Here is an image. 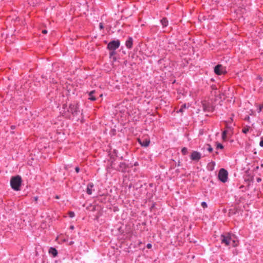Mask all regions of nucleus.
I'll return each mask as SVG.
<instances>
[{"label": "nucleus", "instance_id": "obj_9", "mask_svg": "<svg viewBox=\"0 0 263 263\" xmlns=\"http://www.w3.org/2000/svg\"><path fill=\"white\" fill-rule=\"evenodd\" d=\"M48 253L50 255H52V257H55L58 255V251L57 250L53 248L50 247L49 249Z\"/></svg>", "mask_w": 263, "mask_h": 263}, {"label": "nucleus", "instance_id": "obj_3", "mask_svg": "<svg viewBox=\"0 0 263 263\" xmlns=\"http://www.w3.org/2000/svg\"><path fill=\"white\" fill-rule=\"evenodd\" d=\"M218 177L220 181L223 183H225L227 181L228 178V171L224 168L220 169Z\"/></svg>", "mask_w": 263, "mask_h": 263}, {"label": "nucleus", "instance_id": "obj_39", "mask_svg": "<svg viewBox=\"0 0 263 263\" xmlns=\"http://www.w3.org/2000/svg\"><path fill=\"white\" fill-rule=\"evenodd\" d=\"M260 167H263V163H261V164H260Z\"/></svg>", "mask_w": 263, "mask_h": 263}, {"label": "nucleus", "instance_id": "obj_11", "mask_svg": "<svg viewBox=\"0 0 263 263\" xmlns=\"http://www.w3.org/2000/svg\"><path fill=\"white\" fill-rule=\"evenodd\" d=\"M126 46L127 48L130 49L133 46V39L131 37H128L125 43Z\"/></svg>", "mask_w": 263, "mask_h": 263}, {"label": "nucleus", "instance_id": "obj_6", "mask_svg": "<svg viewBox=\"0 0 263 263\" xmlns=\"http://www.w3.org/2000/svg\"><path fill=\"white\" fill-rule=\"evenodd\" d=\"M214 72L217 75H221L226 73V69L224 67L219 64L215 67Z\"/></svg>", "mask_w": 263, "mask_h": 263}, {"label": "nucleus", "instance_id": "obj_7", "mask_svg": "<svg viewBox=\"0 0 263 263\" xmlns=\"http://www.w3.org/2000/svg\"><path fill=\"white\" fill-rule=\"evenodd\" d=\"M202 157L201 154L197 151H193L191 155L190 159L192 161H198Z\"/></svg>", "mask_w": 263, "mask_h": 263}, {"label": "nucleus", "instance_id": "obj_10", "mask_svg": "<svg viewBox=\"0 0 263 263\" xmlns=\"http://www.w3.org/2000/svg\"><path fill=\"white\" fill-rule=\"evenodd\" d=\"M94 185L93 183L90 182L87 184L86 193L87 194L90 195L92 193V188L93 187Z\"/></svg>", "mask_w": 263, "mask_h": 263}, {"label": "nucleus", "instance_id": "obj_5", "mask_svg": "<svg viewBox=\"0 0 263 263\" xmlns=\"http://www.w3.org/2000/svg\"><path fill=\"white\" fill-rule=\"evenodd\" d=\"M131 167H132V165H130L129 164L122 162L120 163L117 170L122 173H125L127 171V169Z\"/></svg>", "mask_w": 263, "mask_h": 263}, {"label": "nucleus", "instance_id": "obj_30", "mask_svg": "<svg viewBox=\"0 0 263 263\" xmlns=\"http://www.w3.org/2000/svg\"><path fill=\"white\" fill-rule=\"evenodd\" d=\"M256 181L257 182H260L261 181V179L259 177L257 178Z\"/></svg>", "mask_w": 263, "mask_h": 263}, {"label": "nucleus", "instance_id": "obj_18", "mask_svg": "<svg viewBox=\"0 0 263 263\" xmlns=\"http://www.w3.org/2000/svg\"><path fill=\"white\" fill-rule=\"evenodd\" d=\"M205 146L207 151H209L210 153H211L213 152V148L212 147V146L210 144H208Z\"/></svg>", "mask_w": 263, "mask_h": 263}, {"label": "nucleus", "instance_id": "obj_33", "mask_svg": "<svg viewBox=\"0 0 263 263\" xmlns=\"http://www.w3.org/2000/svg\"><path fill=\"white\" fill-rule=\"evenodd\" d=\"M259 169V166H257L255 167L254 170L257 171Z\"/></svg>", "mask_w": 263, "mask_h": 263}, {"label": "nucleus", "instance_id": "obj_26", "mask_svg": "<svg viewBox=\"0 0 263 263\" xmlns=\"http://www.w3.org/2000/svg\"><path fill=\"white\" fill-rule=\"evenodd\" d=\"M33 200H34V201L36 203H37V200H38V197H37V196H35V197H33Z\"/></svg>", "mask_w": 263, "mask_h": 263}, {"label": "nucleus", "instance_id": "obj_31", "mask_svg": "<svg viewBox=\"0 0 263 263\" xmlns=\"http://www.w3.org/2000/svg\"><path fill=\"white\" fill-rule=\"evenodd\" d=\"M247 121H249V119H250V117L249 116H247L245 119Z\"/></svg>", "mask_w": 263, "mask_h": 263}, {"label": "nucleus", "instance_id": "obj_24", "mask_svg": "<svg viewBox=\"0 0 263 263\" xmlns=\"http://www.w3.org/2000/svg\"><path fill=\"white\" fill-rule=\"evenodd\" d=\"M68 215H69V216L70 218H73L75 216L74 213L73 212H72V211L69 212Z\"/></svg>", "mask_w": 263, "mask_h": 263}, {"label": "nucleus", "instance_id": "obj_1", "mask_svg": "<svg viewBox=\"0 0 263 263\" xmlns=\"http://www.w3.org/2000/svg\"><path fill=\"white\" fill-rule=\"evenodd\" d=\"M220 240L222 244L226 246H231L235 247L237 246V241L234 239H232L231 234L229 233L223 234L220 236Z\"/></svg>", "mask_w": 263, "mask_h": 263}, {"label": "nucleus", "instance_id": "obj_19", "mask_svg": "<svg viewBox=\"0 0 263 263\" xmlns=\"http://www.w3.org/2000/svg\"><path fill=\"white\" fill-rule=\"evenodd\" d=\"M249 129H250V127L249 126L245 127H243L242 128V132L244 134H247L249 132Z\"/></svg>", "mask_w": 263, "mask_h": 263}, {"label": "nucleus", "instance_id": "obj_32", "mask_svg": "<svg viewBox=\"0 0 263 263\" xmlns=\"http://www.w3.org/2000/svg\"><path fill=\"white\" fill-rule=\"evenodd\" d=\"M42 33H44V34H46V33H47V30H43L42 31Z\"/></svg>", "mask_w": 263, "mask_h": 263}, {"label": "nucleus", "instance_id": "obj_36", "mask_svg": "<svg viewBox=\"0 0 263 263\" xmlns=\"http://www.w3.org/2000/svg\"><path fill=\"white\" fill-rule=\"evenodd\" d=\"M73 243V241H70V242H69V245H72Z\"/></svg>", "mask_w": 263, "mask_h": 263}, {"label": "nucleus", "instance_id": "obj_28", "mask_svg": "<svg viewBox=\"0 0 263 263\" xmlns=\"http://www.w3.org/2000/svg\"><path fill=\"white\" fill-rule=\"evenodd\" d=\"M75 171H76V172L77 173H78L80 172V168H79V167H76L75 168Z\"/></svg>", "mask_w": 263, "mask_h": 263}, {"label": "nucleus", "instance_id": "obj_22", "mask_svg": "<svg viewBox=\"0 0 263 263\" xmlns=\"http://www.w3.org/2000/svg\"><path fill=\"white\" fill-rule=\"evenodd\" d=\"M223 146L221 144V143H217L216 144V149H223Z\"/></svg>", "mask_w": 263, "mask_h": 263}, {"label": "nucleus", "instance_id": "obj_25", "mask_svg": "<svg viewBox=\"0 0 263 263\" xmlns=\"http://www.w3.org/2000/svg\"><path fill=\"white\" fill-rule=\"evenodd\" d=\"M146 247H147V248H148V249H151V248H152V244H151V243H147V245H146Z\"/></svg>", "mask_w": 263, "mask_h": 263}, {"label": "nucleus", "instance_id": "obj_27", "mask_svg": "<svg viewBox=\"0 0 263 263\" xmlns=\"http://www.w3.org/2000/svg\"><path fill=\"white\" fill-rule=\"evenodd\" d=\"M259 146L263 147V139L259 142Z\"/></svg>", "mask_w": 263, "mask_h": 263}, {"label": "nucleus", "instance_id": "obj_34", "mask_svg": "<svg viewBox=\"0 0 263 263\" xmlns=\"http://www.w3.org/2000/svg\"><path fill=\"white\" fill-rule=\"evenodd\" d=\"M55 198L56 199H59V198H60V197H59V196H58V195H56V196H55Z\"/></svg>", "mask_w": 263, "mask_h": 263}, {"label": "nucleus", "instance_id": "obj_2", "mask_svg": "<svg viewBox=\"0 0 263 263\" xmlns=\"http://www.w3.org/2000/svg\"><path fill=\"white\" fill-rule=\"evenodd\" d=\"M22 180L20 176H16L11 178L10 180V185L13 190L14 191H20L22 184Z\"/></svg>", "mask_w": 263, "mask_h": 263}, {"label": "nucleus", "instance_id": "obj_35", "mask_svg": "<svg viewBox=\"0 0 263 263\" xmlns=\"http://www.w3.org/2000/svg\"><path fill=\"white\" fill-rule=\"evenodd\" d=\"M204 110H208V111H210V109H208L205 108V107L204 106Z\"/></svg>", "mask_w": 263, "mask_h": 263}, {"label": "nucleus", "instance_id": "obj_38", "mask_svg": "<svg viewBox=\"0 0 263 263\" xmlns=\"http://www.w3.org/2000/svg\"><path fill=\"white\" fill-rule=\"evenodd\" d=\"M14 128H15V126H11V128H12V129H14Z\"/></svg>", "mask_w": 263, "mask_h": 263}, {"label": "nucleus", "instance_id": "obj_29", "mask_svg": "<svg viewBox=\"0 0 263 263\" xmlns=\"http://www.w3.org/2000/svg\"><path fill=\"white\" fill-rule=\"evenodd\" d=\"M99 27L101 29H103L104 28L103 24L102 23H100L99 24Z\"/></svg>", "mask_w": 263, "mask_h": 263}, {"label": "nucleus", "instance_id": "obj_21", "mask_svg": "<svg viewBox=\"0 0 263 263\" xmlns=\"http://www.w3.org/2000/svg\"><path fill=\"white\" fill-rule=\"evenodd\" d=\"M262 109H263V104L258 105V108H257V113L259 114Z\"/></svg>", "mask_w": 263, "mask_h": 263}, {"label": "nucleus", "instance_id": "obj_15", "mask_svg": "<svg viewBox=\"0 0 263 263\" xmlns=\"http://www.w3.org/2000/svg\"><path fill=\"white\" fill-rule=\"evenodd\" d=\"M95 93V91L92 90L90 91L89 93V99L91 101H95L96 100V98L93 96V93Z\"/></svg>", "mask_w": 263, "mask_h": 263}, {"label": "nucleus", "instance_id": "obj_13", "mask_svg": "<svg viewBox=\"0 0 263 263\" xmlns=\"http://www.w3.org/2000/svg\"><path fill=\"white\" fill-rule=\"evenodd\" d=\"M161 23L162 24V25L163 27H166L168 25V21L167 19L166 18H165V17L163 18L161 20Z\"/></svg>", "mask_w": 263, "mask_h": 263}, {"label": "nucleus", "instance_id": "obj_17", "mask_svg": "<svg viewBox=\"0 0 263 263\" xmlns=\"http://www.w3.org/2000/svg\"><path fill=\"white\" fill-rule=\"evenodd\" d=\"M74 109V111H72V114H78L79 112H78V110H77L78 109V107L77 105H72V106H71V110L72 109Z\"/></svg>", "mask_w": 263, "mask_h": 263}, {"label": "nucleus", "instance_id": "obj_16", "mask_svg": "<svg viewBox=\"0 0 263 263\" xmlns=\"http://www.w3.org/2000/svg\"><path fill=\"white\" fill-rule=\"evenodd\" d=\"M228 134V130H224L223 131L222 133V139L223 141H226L227 140V135Z\"/></svg>", "mask_w": 263, "mask_h": 263}, {"label": "nucleus", "instance_id": "obj_37", "mask_svg": "<svg viewBox=\"0 0 263 263\" xmlns=\"http://www.w3.org/2000/svg\"><path fill=\"white\" fill-rule=\"evenodd\" d=\"M70 229H74V227L73 226H70Z\"/></svg>", "mask_w": 263, "mask_h": 263}, {"label": "nucleus", "instance_id": "obj_8", "mask_svg": "<svg viewBox=\"0 0 263 263\" xmlns=\"http://www.w3.org/2000/svg\"><path fill=\"white\" fill-rule=\"evenodd\" d=\"M138 141L139 144L143 147H147L150 143V139L149 138H145L143 140L140 139H138Z\"/></svg>", "mask_w": 263, "mask_h": 263}, {"label": "nucleus", "instance_id": "obj_14", "mask_svg": "<svg viewBox=\"0 0 263 263\" xmlns=\"http://www.w3.org/2000/svg\"><path fill=\"white\" fill-rule=\"evenodd\" d=\"M187 108V107L185 104H184L181 106V108L179 109V110L177 111V113H182L183 114L184 111V110Z\"/></svg>", "mask_w": 263, "mask_h": 263}, {"label": "nucleus", "instance_id": "obj_23", "mask_svg": "<svg viewBox=\"0 0 263 263\" xmlns=\"http://www.w3.org/2000/svg\"><path fill=\"white\" fill-rule=\"evenodd\" d=\"M201 205L203 209H205L208 207L207 203L205 201L202 202Z\"/></svg>", "mask_w": 263, "mask_h": 263}, {"label": "nucleus", "instance_id": "obj_20", "mask_svg": "<svg viewBox=\"0 0 263 263\" xmlns=\"http://www.w3.org/2000/svg\"><path fill=\"white\" fill-rule=\"evenodd\" d=\"M181 153L183 155H186L187 153V149L186 147H183L181 149Z\"/></svg>", "mask_w": 263, "mask_h": 263}, {"label": "nucleus", "instance_id": "obj_4", "mask_svg": "<svg viewBox=\"0 0 263 263\" xmlns=\"http://www.w3.org/2000/svg\"><path fill=\"white\" fill-rule=\"evenodd\" d=\"M120 44L119 40L112 41L108 43L107 48L109 50L114 51L119 47Z\"/></svg>", "mask_w": 263, "mask_h": 263}, {"label": "nucleus", "instance_id": "obj_12", "mask_svg": "<svg viewBox=\"0 0 263 263\" xmlns=\"http://www.w3.org/2000/svg\"><path fill=\"white\" fill-rule=\"evenodd\" d=\"M215 165V163L213 161L209 163L207 166L208 170L210 171H213L214 169Z\"/></svg>", "mask_w": 263, "mask_h": 263}]
</instances>
